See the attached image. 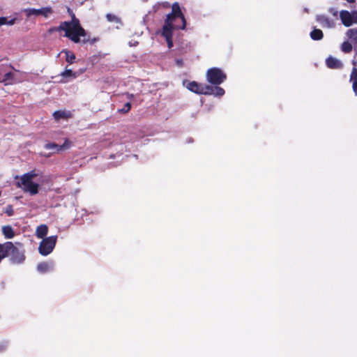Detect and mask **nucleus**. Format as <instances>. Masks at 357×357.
I'll return each mask as SVG.
<instances>
[{"label": "nucleus", "instance_id": "f257e3e1", "mask_svg": "<svg viewBox=\"0 0 357 357\" xmlns=\"http://www.w3.org/2000/svg\"><path fill=\"white\" fill-rule=\"evenodd\" d=\"M185 26L186 21L179 4L175 2L172 4V12L167 15L162 32V36L165 38L169 48L173 47L172 30L185 29Z\"/></svg>", "mask_w": 357, "mask_h": 357}, {"label": "nucleus", "instance_id": "f03ea898", "mask_svg": "<svg viewBox=\"0 0 357 357\" xmlns=\"http://www.w3.org/2000/svg\"><path fill=\"white\" fill-rule=\"evenodd\" d=\"M71 17V21L62 22L57 29L64 31L65 36L75 43H89L90 36L80 25L79 20L76 18L74 13H72Z\"/></svg>", "mask_w": 357, "mask_h": 357}, {"label": "nucleus", "instance_id": "7ed1b4c3", "mask_svg": "<svg viewBox=\"0 0 357 357\" xmlns=\"http://www.w3.org/2000/svg\"><path fill=\"white\" fill-rule=\"evenodd\" d=\"M38 174L36 170L30 171L20 176V181L17 183V186L22 188L24 192L30 195H35L38 193L39 184L33 181L34 177Z\"/></svg>", "mask_w": 357, "mask_h": 357}, {"label": "nucleus", "instance_id": "20e7f679", "mask_svg": "<svg viewBox=\"0 0 357 357\" xmlns=\"http://www.w3.org/2000/svg\"><path fill=\"white\" fill-rule=\"evenodd\" d=\"M227 78L225 73L218 68H211L207 70L206 79L214 85L222 84Z\"/></svg>", "mask_w": 357, "mask_h": 357}, {"label": "nucleus", "instance_id": "39448f33", "mask_svg": "<svg viewBox=\"0 0 357 357\" xmlns=\"http://www.w3.org/2000/svg\"><path fill=\"white\" fill-rule=\"evenodd\" d=\"M56 236H51L43 238L39 245V253L43 256L50 255L53 251L56 245Z\"/></svg>", "mask_w": 357, "mask_h": 357}, {"label": "nucleus", "instance_id": "423d86ee", "mask_svg": "<svg viewBox=\"0 0 357 357\" xmlns=\"http://www.w3.org/2000/svg\"><path fill=\"white\" fill-rule=\"evenodd\" d=\"M21 248L16 247L13 243V248L9 250L10 260L15 264H22L25 260L24 250L20 243H17Z\"/></svg>", "mask_w": 357, "mask_h": 357}, {"label": "nucleus", "instance_id": "0eeeda50", "mask_svg": "<svg viewBox=\"0 0 357 357\" xmlns=\"http://www.w3.org/2000/svg\"><path fill=\"white\" fill-rule=\"evenodd\" d=\"M24 13L27 17H29L31 15H43L47 18L51 14H52L53 10L51 7H43L40 9L26 8L24 10Z\"/></svg>", "mask_w": 357, "mask_h": 357}, {"label": "nucleus", "instance_id": "6e6552de", "mask_svg": "<svg viewBox=\"0 0 357 357\" xmlns=\"http://www.w3.org/2000/svg\"><path fill=\"white\" fill-rule=\"evenodd\" d=\"M72 142L66 139L63 144L58 145L55 143H47L44 145V148L47 150H52V153H59L61 151L68 149L71 146Z\"/></svg>", "mask_w": 357, "mask_h": 357}, {"label": "nucleus", "instance_id": "1a4fd4ad", "mask_svg": "<svg viewBox=\"0 0 357 357\" xmlns=\"http://www.w3.org/2000/svg\"><path fill=\"white\" fill-rule=\"evenodd\" d=\"M340 17L342 24L345 26H350L353 24L352 14L347 10H342L340 13Z\"/></svg>", "mask_w": 357, "mask_h": 357}, {"label": "nucleus", "instance_id": "9d476101", "mask_svg": "<svg viewBox=\"0 0 357 357\" xmlns=\"http://www.w3.org/2000/svg\"><path fill=\"white\" fill-rule=\"evenodd\" d=\"M326 63L327 67L331 69H340L343 67L342 61L333 56L328 57Z\"/></svg>", "mask_w": 357, "mask_h": 357}, {"label": "nucleus", "instance_id": "9b49d317", "mask_svg": "<svg viewBox=\"0 0 357 357\" xmlns=\"http://www.w3.org/2000/svg\"><path fill=\"white\" fill-rule=\"evenodd\" d=\"M203 84L192 81L187 83L186 88L193 93L202 94L203 91Z\"/></svg>", "mask_w": 357, "mask_h": 357}, {"label": "nucleus", "instance_id": "f8f14e48", "mask_svg": "<svg viewBox=\"0 0 357 357\" xmlns=\"http://www.w3.org/2000/svg\"><path fill=\"white\" fill-rule=\"evenodd\" d=\"M105 17L109 22L114 23L116 24V29H120L121 26H123V22L121 19L117 15L112 13H107Z\"/></svg>", "mask_w": 357, "mask_h": 357}, {"label": "nucleus", "instance_id": "ddd939ff", "mask_svg": "<svg viewBox=\"0 0 357 357\" xmlns=\"http://www.w3.org/2000/svg\"><path fill=\"white\" fill-rule=\"evenodd\" d=\"M61 76L62 77L61 82L66 83L71 79L76 78L78 76V73L73 72L71 70L66 69L61 73Z\"/></svg>", "mask_w": 357, "mask_h": 357}, {"label": "nucleus", "instance_id": "4468645a", "mask_svg": "<svg viewBox=\"0 0 357 357\" xmlns=\"http://www.w3.org/2000/svg\"><path fill=\"white\" fill-rule=\"evenodd\" d=\"M53 263L52 262H42L38 264L37 270L42 273L53 270Z\"/></svg>", "mask_w": 357, "mask_h": 357}, {"label": "nucleus", "instance_id": "2eb2a0df", "mask_svg": "<svg viewBox=\"0 0 357 357\" xmlns=\"http://www.w3.org/2000/svg\"><path fill=\"white\" fill-rule=\"evenodd\" d=\"M317 21L319 22L323 26H326L328 28L334 26V22L324 15L317 16Z\"/></svg>", "mask_w": 357, "mask_h": 357}, {"label": "nucleus", "instance_id": "dca6fc26", "mask_svg": "<svg viewBox=\"0 0 357 357\" xmlns=\"http://www.w3.org/2000/svg\"><path fill=\"white\" fill-rule=\"evenodd\" d=\"M71 116V114L70 112L66 111H55L53 113V116L56 121H59L61 119H66L69 118Z\"/></svg>", "mask_w": 357, "mask_h": 357}, {"label": "nucleus", "instance_id": "f3484780", "mask_svg": "<svg viewBox=\"0 0 357 357\" xmlns=\"http://www.w3.org/2000/svg\"><path fill=\"white\" fill-rule=\"evenodd\" d=\"M48 232V227L46 225H40L36 230V235L38 238H44Z\"/></svg>", "mask_w": 357, "mask_h": 357}, {"label": "nucleus", "instance_id": "a211bd4d", "mask_svg": "<svg viewBox=\"0 0 357 357\" xmlns=\"http://www.w3.org/2000/svg\"><path fill=\"white\" fill-rule=\"evenodd\" d=\"M350 82H352V89L356 96H357V68H354L351 75Z\"/></svg>", "mask_w": 357, "mask_h": 357}, {"label": "nucleus", "instance_id": "6ab92c4d", "mask_svg": "<svg viewBox=\"0 0 357 357\" xmlns=\"http://www.w3.org/2000/svg\"><path fill=\"white\" fill-rule=\"evenodd\" d=\"M2 232L6 238L10 239L15 236V232L10 225L3 226L2 227Z\"/></svg>", "mask_w": 357, "mask_h": 357}, {"label": "nucleus", "instance_id": "aec40b11", "mask_svg": "<svg viewBox=\"0 0 357 357\" xmlns=\"http://www.w3.org/2000/svg\"><path fill=\"white\" fill-rule=\"evenodd\" d=\"M346 35L354 45L357 44V29H348Z\"/></svg>", "mask_w": 357, "mask_h": 357}, {"label": "nucleus", "instance_id": "412c9836", "mask_svg": "<svg viewBox=\"0 0 357 357\" xmlns=\"http://www.w3.org/2000/svg\"><path fill=\"white\" fill-rule=\"evenodd\" d=\"M14 74L11 72L6 73L3 77H0V82L4 83L5 84H11Z\"/></svg>", "mask_w": 357, "mask_h": 357}, {"label": "nucleus", "instance_id": "4be33fe9", "mask_svg": "<svg viewBox=\"0 0 357 357\" xmlns=\"http://www.w3.org/2000/svg\"><path fill=\"white\" fill-rule=\"evenodd\" d=\"M340 49L345 54L350 53L353 49L352 44L348 41H344L342 43Z\"/></svg>", "mask_w": 357, "mask_h": 357}, {"label": "nucleus", "instance_id": "5701e85b", "mask_svg": "<svg viewBox=\"0 0 357 357\" xmlns=\"http://www.w3.org/2000/svg\"><path fill=\"white\" fill-rule=\"evenodd\" d=\"M63 52L66 54V60L68 63L70 64L74 63L75 60V55L74 53L67 50H63Z\"/></svg>", "mask_w": 357, "mask_h": 357}, {"label": "nucleus", "instance_id": "b1692460", "mask_svg": "<svg viewBox=\"0 0 357 357\" xmlns=\"http://www.w3.org/2000/svg\"><path fill=\"white\" fill-rule=\"evenodd\" d=\"M215 86H211L208 85L204 84L203 85V91L202 94L204 95H213Z\"/></svg>", "mask_w": 357, "mask_h": 357}, {"label": "nucleus", "instance_id": "393cba45", "mask_svg": "<svg viewBox=\"0 0 357 357\" xmlns=\"http://www.w3.org/2000/svg\"><path fill=\"white\" fill-rule=\"evenodd\" d=\"M324 33L321 29L314 28V40L322 39Z\"/></svg>", "mask_w": 357, "mask_h": 357}, {"label": "nucleus", "instance_id": "a878e982", "mask_svg": "<svg viewBox=\"0 0 357 357\" xmlns=\"http://www.w3.org/2000/svg\"><path fill=\"white\" fill-rule=\"evenodd\" d=\"M224 93H225V90L222 88L218 86V85L215 86L213 95H214L215 96L220 97V96H222L224 95Z\"/></svg>", "mask_w": 357, "mask_h": 357}, {"label": "nucleus", "instance_id": "bb28decb", "mask_svg": "<svg viewBox=\"0 0 357 357\" xmlns=\"http://www.w3.org/2000/svg\"><path fill=\"white\" fill-rule=\"evenodd\" d=\"M130 108H131V105L130 102H127L124 105H123V107L122 109H119L118 110L119 112L120 113H127L130 110Z\"/></svg>", "mask_w": 357, "mask_h": 357}, {"label": "nucleus", "instance_id": "cd10ccee", "mask_svg": "<svg viewBox=\"0 0 357 357\" xmlns=\"http://www.w3.org/2000/svg\"><path fill=\"white\" fill-rule=\"evenodd\" d=\"M0 18H3V20L2 21L3 25V24L13 25L15 23V21H16L15 18L10 19L9 20L6 17H1Z\"/></svg>", "mask_w": 357, "mask_h": 357}, {"label": "nucleus", "instance_id": "c85d7f7f", "mask_svg": "<svg viewBox=\"0 0 357 357\" xmlns=\"http://www.w3.org/2000/svg\"><path fill=\"white\" fill-rule=\"evenodd\" d=\"M5 213H6L8 216H12V215H13V214H14V211H13V206H12V205H8V206H6V208H5Z\"/></svg>", "mask_w": 357, "mask_h": 357}, {"label": "nucleus", "instance_id": "c756f323", "mask_svg": "<svg viewBox=\"0 0 357 357\" xmlns=\"http://www.w3.org/2000/svg\"><path fill=\"white\" fill-rule=\"evenodd\" d=\"M352 19H353L354 23H357V12H353Z\"/></svg>", "mask_w": 357, "mask_h": 357}, {"label": "nucleus", "instance_id": "7c9ffc66", "mask_svg": "<svg viewBox=\"0 0 357 357\" xmlns=\"http://www.w3.org/2000/svg\"><path fill=\"white\" fill-rule=\"evenodd\" d=\"M6 347V344L5 343L0 344V351H3Z\"/></svg>", "mask_w": 357, "mask_h": 357}, {"label": "nucleus", "instance_id": "2f4dec72", "mask_svg": "<svg viewBox=\"0 0 357 357\" xmlns=\"http://www.w3.org/2000/svg\"><path fill=\"white\" fill-rule=\"evenodd\" d=\"M174 23L177 24H181V20L180 17H178L176 20L174 21Z\"/></svg>", "mask_w": 357, "mask_h": 357}, {"label": "nucleus", "instance_id": "473e14b6", "mask_svg": "<svg viewBox=\"0 0 357 357\" xmlns=\"http://www.w3.org/2000/svg\"><path fill=\"white\" fill-rule=\"evenodd\" d=\"M348 3H354L356 1V0H346Z\"/></svg>", "mask_w": 357, "mask_h": 357}, {"label": "nucleus", "instance_id": "72a5a7b5", "mask_svg": "<svg viewBox=\"0 0 357 357\" xmlns=\"http://www.w3.org/2000/svg\"><path fill=\"white\" fill-rule=\"evenodd\" d=\"M128 98H132L134 97L133 94H128Z\"/></svg>", "mask_w": 357, "mask_h": 357}, {"label": "nucleus", "instance_id": "f704fd0d", "mask_svg": "<svg viewBox=\"0 0 357 357\" xmlns=\"http://www.w3.org/2000/svg\"><path fill=\"white\" fill-rule=\"evenodd\" d=\"M3 18H0V26H1V25H3V22H2V21L3 20Z\"/></svg>", "mask_w": 357, "mask_h": 357}, {"label": "nucleus", "instance_id": "c9c22d12", "mask_svg": "<svg viewBox=\"0 0 357 357\" xmlns=\"http://www.w3.org/2000/svg\"><path fill=\"white\" fill-rule=\"evenodd\" d=\"M312 36H314V33H312V31L310 33V36L311 38H312Z\"/></svg>", "mask_w": 357, "mask_h": 357}, {"label": "nucleus", "instance_id": "e433bc0d", "mask_svg": "<svg viewBox=\"0 0 357 357\" xmlns=\"http://www.w3.org/2000/svg\"><path fill=\"white\" fill-rule=\"evenodd\" d=\"M312 36H314V33H312V31L310 33V36L311 38H312Z\"/></svg>", "mask_w": 357, "mask_h": 357}, {"label": "nucleus", "instance_id": "4c0bfd02", "mask_svg": "<svg viewBox=\"0 0 357 357\" xmlns=\"http://www.w3.org/2000/svg\"><path fill=\"white\" fill-rule=\"evenodd\" d=\"M305 11L306 13H308V12H309V10H308V9H307V8H305Z\"/></svg>", "mask_w": 357, "mask_h": 357}, {"label": "nucleus", "instance_id": "58836bf2", "mask_svg": "<svg viewBox=\"0 0 357 357\" xmlns=\"http://www.w3.org/2000/svg\"><path fill=\"white\" fill-rule=\"evenodd\" d=\"M334 15L337 16V12L334 13Z\"/></svg>", "mask_w": 357, "mask_h": 357}]
</instances>
